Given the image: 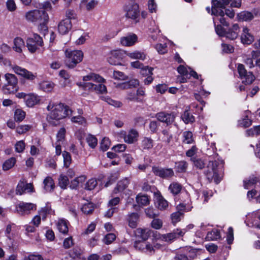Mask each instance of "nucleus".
Instances as JSON below:
<instances>
[{"mask_svg": "<svg viewBox=\"0 0 260 260\" xmlns=\"http://www.w3.org/2000/svg\"><path fill=\"white\" fill-rule=\"evenodd\" d=\"M47 109L49 111L47 119L53 125H56L60 120L70 115L72 112L68 106L61 103L54 102H50Z\"/></svg>", "mask_w": 260, "mask_h": 260, "instance_id": "f257e3e1", "label": "nucleus"}, {"mask_svg": "<svg viewBox=\"0 0 260 260\" xmlns=\"http://www.w3.org/2000/svg\"><path fill=\"white\" fill-rule=\"evenodd\" d=\"M35 3L36 8L39 9L34 10V22H38L39 25L38 29L44 35H45L46 32L48 31V28L46 24L49 20L48 14L45 11L51 10L52 6L49 2H44L43 4Z\"/></svg>", "mask_w": 260, "mask_h": 260, "instance_id": "f03ea898", "label": "nucleus"}, {"mask_svg": "<svg viewBox=\"0 0 260 260\" xmlns=\"http://www.w3.org/2000/svg\"><path fill=\"white\" fill-rule=\"evenodd\" d=\"M231 0H212V8L211 14L215 16L220 23L225 26H228V24L226 22L224 15L226 14L227 16L231 18H233L235 16V13L233 10L225 9V11L223 9H225V6L228 5Z\"/></svg>", "mask_w": 260, "mask_h": 260, "instance_id": "7ed1b4c3", "label": "nucleus"}, {"mask_svg": "<svg viewBox=\"0 0 260 260\" xmlns=\"http://www.w3.org/2000/svg\"><path fill=\"white\" fill-rule=\"evenodd\" d=\"M5 235L6 246L9 248H16L18 245L20 239L19 230L16 226L14 224L8 225L5 231Z\"/></svg>", "mask_w": 260, "mask_h": 260, "instance_id": "20e7f679", "label": "nucleus"}, {"mask_svg": "<svg viewBox=\"0 0 260 260\" xmlns=\"http://www.w3.org/2000/svg\"><path fill=\"white\" fill-rule=\"evenodd\" d=\"M221 168L222 166L219 165L218 161H209L205 174L210 182L214 181L217 184L220 181L221 178L220 172L221 171Z\"/></svg>", "mask_w": 260, "mask_h": 260, "instance_id": "39448f33", "label": "nucleus"}, {"mask_svg": "<svg viewBox=\"0 0 260 260\" xmlns=\"http://www.w3.org/2000/svg\"><path fill=\"white\" fill-rule=\"evenodd\" d=\"M89 81L103 83L105 82V79L99 74L91 73L83 76V82L78 83L77 85L85 90L90 92L94 91L96 85Z\"/></svg>", "mask_w": 260, "mask_h": 260, "instance_id": "423d86ee", "label": "nucleus"}, {"mask_svg": "<svg viewBox=\"0 0 260 260\" xmlns=\"http://www.w3.org/2000/svg\"><path fill=\"white\" fill-rule=\"evenodd\" d=\"M66 63L69 68H74L83 59V53L81 50L68 49L65 52Z\"/></svg>", "mask_w": 260, "mask_h": 260, "instance_id": "0eeeda50", "label": "nucleus"}, {"mask_svg": "<svg viewBox=\"0 0 260 260\" xmlns=\"http://www.w3.org/2000/svg\"><path fill=\"white\" fill-rule=\"evenodd\" d=\"M237 70L243 83L249 84L254 80V76L251 72H248L243 64H238Z\"/></svg>", "mask_w": 260, "mask_h": 260, "instance_id": "6e6552de", "label": "nucleus"}, {"mask_svg": "<svg viewBox=\"0 0 260 260\" xmlns=\"http://www.w3.org/2000/svg\"><path fill=\"white\" fill-rule=\"evenodd\" d=\"M176 114L175 112H160L156 114L155 118L160 122L167 125L171 124L175 120Z\"/></svg>", "mask_w": 260, "mask_h": 260, "instance_id": "1a4fd4ad", "label": "nucleus"}, {"mask_svg": "<svg viewBox=\"0 0 260 260\" xmlns=\"http://www.w3.org/2000/svg\"><path fill=\"white\" fill-rule=\"evenodd\" d=\"M152 172L157 176L164 179H168L174 176V173L172 169L162 168L159 167H153Z\"/></svg>", "mask_w": 260, "mask_h": 260, "instance_id": "9d476101", "label": "nucleus"}, {"mask_svg": "<svg viewBox=\"0 0 260 260\" xmlns=\"http://www.w3.org/2000/svg\"><path fill=\"white\" fill-rule=\"evenodd\" d=\"M32 191V185L23 179L20 180L16 187V193L17 195H22L23 193L30 192Z\"/></svg>", "mask_w": 260, "mask_h": 260, "instance_id": "9b49d317", "label": "nucleus"}, {"mask_svg": "<svg viewBox=\"0 0 260 260\" xmlns=\"http://www.w3.org/2000/svg\"><path fill=\"white\" fill-rule=\"evenodd\" d=\"M122 54L120 50H113L111 51L107 57L108 62L112 65H119L121 64Z\"/></svg>", "mask_w": 260, "mask_h": 260, "instance_id": "f8f14e48", "label": "nucleus"}, {"mask_svg": "<svg viewBox=\"0 0 260 260\" xmlns=\"http://www.w3.org/2000/svg\"><path fill=\"white\" fill-rule=\"evenodd\" d=\"M125 16L128 18L136 19L139 15V7L137 4L128 5L125 7Z\"/></svg>", "mask_w": 260, "mask_h": 260, "instance_id": "ddd939ff", "label": "nucleus"}, {"mask_svg": "<svg viewBox=\"0 0 260 260\" xmlns=\"http://www.w3.org/2000/svg\"><path fill=\"white\" fill-rule=\"evenodd\" d=\"M138 42V37L134 34H131L120 39V43L124 46H132Z\"/></svg>", "mask_w": 260, "mask_h": 260, "instance_id": "4468645a", "label": "nucleus"}, {"mask_svg": "<svg viewBox=\"0 0 260 260\" xmlns=\"http://www.w3.org/2000/svg\"><path fill=\"white\" fill-rule=\"evenodd\" d=\"M72 26L71 20L69 19L62 20L58 23V32L62 35L66 34L71 30Z\"/></svg>", "mask_w": 260, "mask_h": 260, "instance_id": "2eb2a0df", "label": "nucleus"}, {"mask_svg": "<svg viewBox=\"0 0 260 260\" xmlns=\"http://www.w3.org/2000/svg\"><path fill=\"white\" fill-rule=\"evenodd\" d=\"M9 65L11 67L12 71L16 74L23 77L26 79H30L32 76L30 72L27 71L24 68L19 67L17 65H12L9 62Z\"/></svg>", "mask_w": 260, "mask_h": 260, "instance_id": "dca6fc26", "label": "nucleus"}, {"mask_svg": "<svg viewBox=\"0 0 260 260\" xmlns=\"http://www.w3.org/2000/svg\"><path fill=\"white\" fill-rule=\"evenodd\" d=\"M152 233V231L149 229L138 228L135 231L136 237L142 241H146Z\"/></svg>", "mask_w": 260, "mask_h": 260, "instance_id": "f3484780", "label": "nucleus"}, {"mask_svg": "<svg viewBox=\"0 0 260 260\" xmlns=\"http://www.w3.org/2000/svg\"><path fill=\"white\" fill-rule=\"evenodd\" d=\"M254 36L250 32V30L245 27L243 28L241 36V42L243 44L249 45L254 41Z\"/></svg>", "mask_w": 260, "mask_h": 260, "instance_id": "a211bd4d", "label": "nucleus"}, {"mask_svg": "<svg viewBox=\"0 0 260 260\" xmlns=\"http://www.w3.org/2000/svg\"><path fill=\"white\" fill-rule=\"evenodd\" d=\"M185 232L181 231L180 229H176L172 233L164 234L162 238L164 239V242H170L179 237L183 236Z\"/></svg>", "mask_w": 260, "mask_h": 260, "instance_id": "6ab92c4d", "label": "nucleus"}, {"mask_svg": "<svg viewBox=\"0 0 260 260\" xmlns=\"http://www.w3.org/2000/svg\"><path fill=\"white\" fill-rule=\"evenodd\" d=\"M139 133L138 131L134 129H131L127 134L124 136V140L125 142L128 144H132L138 140Z\"/></svg>", "mask_w": 260, "mask_h": 260, "instance_id": "aec40b11", "label": "nucleus"}, {"mask_svg": "<svg viewBox=\"0 0 260 260\" xmlns=\"http://www.w3.org/2000/svg\"><path fill=\"white\" fill-rule=\"evenodd\" d=\"M32 209V205L31 203H20L16 206L17 211L20 214L23 215L30 212Z\"/></svg>", "mask_w": 260, "mask_h": 260, "instance_id": "412c9836", "label": "nucleus"}, {"mask_svg": "<svg viewBox=\"0 0 260 260\" xmlns=\"http://www.w3.org/2000/svg\"><path fill=\"white\" fill-rule=\"evenodd\" d=\"M69 222L64 219H59L56 223L57 228L58 231L63 234L67 235L69 231Z\"/></svg>", "mask_w": 260, "mask_h": 260, "instance_id": "4be33fe9", "label": "nucleus"}, {"mask_svg": "<svg viewBox=\"0 0 260 260\" xmlns=\"http://www.w3.org/2000/svg\"><path fill=\"white\" fill-rule=\"evenodd\" d=\"M239 29V27L238 24H234L231 28L226 31L224 36L230 39L234 40L238 36Z\"/></svg>", "mask_w": 260, "mask_h": 260, "instance_id": "5701e85b", "label": "nucleus"}, {"mask_svg": "<svg viewBox=\"0 0 260 260\" xmlns=\"http://www.w3.org/2000/svg\"><path fill=\"white\" fill-rule=\"evenodd\" d=\"M137 203L139 206L148 205L150 203V198L147 195L139 193L136 198Z\"/></svg>", "mask_w": 260, "mask_h": 260, "instance_id": "b1692460", "label": "nucleus"}, {"mask_svg": "<svg viewBox=\"0 0 260 260\" xmlns=\"http://www.w3.org/2000/svg\"><path fill=\"white\" fill-rule=\"evenodd\" d=\"M139 216L138 213H132L127 215V220L128 225L132 228H135L137 226Z\"/></svg>", "mask_w": 260, "mask_h": 260, "instance_id": "393cba45", "label": "nucleus"}, {"mask_svg": "<svg viewBox=\"0 0 260 260\" xmlns=\"http://www.w3.org/2000/svg\"><path fill=\"white\" fill-rule=\"evenodd\" d=\"M18 98H23L26 105L28 107H32V97L31 94H26L24 92H19L16 94Z\"/></svg>", "mask_w": 260, "mask_h": 260, "instance_id": "a878e982", "label": "nucleus"}, {"mask_svg": "<svg viewBox=\"0 0 260 260\" xmlns=\"http://www.w3.org/2000/svg\"><path fill=\"white\" fill-rule=\"evenodd\" d=\"M221 238L220 232L218 230L214 229L208 232L206 239L208 241L217 240Z\"/></svg>", "mask_w": 260, "mask_h": 260, "instance_id": "bb28decb", "label": "nucleus"}, {"mask_svg": "<svg viewBox=\"0 0 260 260\" xmlns=\"http://www.w3.org/2000/svg\"><path fill=\"white\" fill-rule=\"evenodd\" d=\"M125 54L129 58L133 59L144 60L146 58V55L144 53L139 51H135L133 52H125Z\"/></svg>", "mask_w": 260, "mask_h": 260, "instance_id": "cd10ccee", "label": "nucleus"}, {"mask_svg": "<svg viewBox=\"0 0 260 260\" xmlns=\"http://www.w3.org/2000/svg\"><path fill=\"white\" fill-rule=\"evenodd\" d=\"M182 186L179 183L173 182L170 184L168 189L173 195H177L180 192Z\"/></svg>", "mask_w": 260, "mask_h": 260, "instance_id": "c85d7f7f", "label": "nucleus"}, {"mask_svg": "<svg viewBox=\"0 0 260 260\" xmlns=\"http://www.w3.org/2000/svg\"><path fill=\"white\" fill-rule=\"evenodd\" d=\"M251 216L254 220H251V226L259 228L260 229V209L253 212L251 214Z\"/></svg>", "mask_w": 260, "mask_h": 260, "instance_id": "c756f323", "label": "nucleus"}, {"mask_svg": "<svg viewBox=\"0 0 260 260\" xmlns=\"http://www.w3.org/2000/svg\"><path fill=\"white\" fill-rule=\"evenodd\" d=\"M128 184L129 182L127 179L120 180L118 182L116 187L113 190V192L114 193H117L118 192L122 191L127 187Z\"/></svg>", "mask_w": 260, "mask_h": 260, "instance_id": "7c9ffc66", "label": "nucleus"}, {"mask_svg": "<svg viewBox=\"0 0 260 260\" xmlns=\"http://www.w3.org/2000/svg\"><path fill=\"white\" fill-rule=\"evenodd\" d=\"M18 90V86L16 85L6 84L2 87V91L6 94L14 93Z\"/></svg>", "mask_w": 260, "mask_h": 260, "instance_id": "2f4dec72", "label": "nucleus"}, {"mask_svg": "<svg viewBox=\"0 0 260 260\" xmlns=\"http://www.w3.org/2000/svg\"><path fill=\"white\" fill-rule=\"evenodd\" d=\"M44 188L47 191L53 190L55 187V184L53 179L47 177L44 180Z\"/></svg>", "mask_w": 260, "mask_h": 260, "instance_id": "473e14b6", "label": "nucleus"}, {"mask_svg": "<svg viewBox=\"0 0 260 260\" xmlns=\"http://www.w3.org/2000/svg\"><path fill=\"white\" fill-rule=\"evenodd\" d=\"M16 163V158L12 157L5 161L3 164L2 169L5 171H8L12 169L15 165Z\"/></svg>", "mask_w": 260, "mask_h": 260, "instance_id": "72a5a7b5", "label": "nucleus"}, {"mask_svg": "<svg viewBox=\"0 0 260 260\" xmlns=\"http://www.w3.org/2000/svg\"><path fill=\"white\" fill-rule=\"evenodd\" d=\"M156 206L158 209L164 210L168 208V203L161 195H159L156 198Z\"/></svg>", "mask_w": 260, "mask_h": 260, "instance_id": "f704fd0d", "label": "nucleus"}, {"mask_svg": "<svg viewBox=\"0 0 260 260\" xmlns=\"http://www.w3.org/2000/svg\"><path fill=\"white\" fill-rule=\"evenodd\" d=\"M258 184L260 185V179L257 177H250L248 180L244 181V187L249 189L254 184Z\"/></svg>", "mask_w": 260, "mask_h": 260, "instance_id": "c9c22d12", "label": "nucleus"}, {"mask_svg": "<svg viewBox=\"0 0 260 260\" xmlns=\"http://www.w3.org/2000/svg\"><path fill=\"white\" fill-rule=\"evenodd\" d=\"M39 88L45 92L51 91L54 87V84L49 81H43L39 84Z\"/></svg>", "mask_w": 260, "mask_h": 260, "instance_id": "e433bc0d", "label": "nucleus"}, {"mask_svg": "<svg viewBox=\"0 0 260 260\" xmlns=\"http://www.w3.org/2000/svg\"><path fill=\"white\" fill-rule=\"evenodd\" d=\"M239 20L241 21H250L254 18L253 14L248 11H243L238 14Z\"/></svg>", "mask_w": 260, "mask_h": 260, "instance_id": "4c0bfd02", "label": "nucleus"}, {"mask_svg": "<svg viewBox=\"0 0 260 260\" xmlns=\"http://www.w3.org/2000/svg\"><path fill=\"white\" fill-rule=\"evenodd\" d=\"M181 118L183 121L186 124L192 123L195 120L194 116L189 112V109L184 111L183 114L181 116Z\"/></svg>", "mask_w": 260, "mask_h": 260, "instance_id": "58836bf2", "label": "nucleus"}, {"mask_svg": "<svg viewBox=\"0 0 260 260\" xmlns=\"http://www.w3.org/2000/svg\"><path fill=\"white\" fill-rule=\"evenodd\" d=\"M14 46L13 49L17 52L22 51V48L24 46V42L20 38H16L14 41Z\"/></svg>", "mask_w": 260, "mask_h": 260, "instance_id": "ea45409f", "label": "nucleus"}, {"mask_svg": "<svg viewBox=\"0 0 260 260\" xmlns=\"http://www.w3.org/2000/svg\"><path fill=\"white\" fill-rule=\"evenodd\" d=\"M6 84L18 85V79L17 77L13 74L7 73L5 75Z\"/></svg>", "mask_w": 260, "mask_h": 260, "instance_id": "a19ab883", "label": "nucleus"}, {"mask_svg": "<svg viewBox=\"0 0 260 260\" xmlns=\"http://www.w3.org/2000/svg\"><path fill=\"white\" fill-rule=\"evenodd\" d=\"M191 160L193 162L194 166L198 169H202L205 166V162L202 158L192 157L191 158Z\"/></svg>", "mask_w": 260, "mask_h": 260, "instance_id": "79ce46f5", "label": "nucleus"}, {"mask_svg": "<svg viewBox=\"0 0 260 260\" xmlns=\"http://www.w3.org/2000/svg\"><path fill=\"white\" fill-rule=\"evenodd\" d=\"M101 99L103 101L106 102L109 105H112L115 107L119 108L122 106V103L120 102L113 100L109 96H103L101 97Z\"/></svg>", "mask_w": 260, "mask_h": 260, "instance_id": "37998d69", "label": "nucleus"}, {"mask_svg": "<svg viewBox=\"0 0 260 260\" xmlns=\"http://www.w3.org/2000/svg\"><path fill=\"white\" fill-rule=\"evenodd\" d=\"M153 146V140L150 138H144L142 141L141 147L143 149H150Z\"/></svg>", "mask_w": 260, "mask_h": 260, "instance_id": "c03bdc74", "label": "nucleus"}, {"mask_svg": "<svg viewBox=\"0 0 260 260\" xmlns=\"http://www.w3.org/2000/svg\"><path fill=\"white\" fill-rule=\"evenodd\" d=\"M25 117V112L21 109H17L14 113V118L16 121H22Z\"/></svg>", "mask_w": 260, "mask_h": 260, "instance_id": "a18cd8bd", "label": "nucleus"}, {"mask_svg": "<svg viewBox=\"0 0 260 260\" xmlns=\"http://www.w3.org/2000/svg\"><path fill=\"white\" fill-rule=\"evenodd\" d=\"M58 183L60 187L62 189L66 188L69 184V181L68 177L64 175L61 174L58 179Z\"/></svg>", "mask_w": 260, "mask_h": 260, "instance_id": "49530a36", "label": "nucleus"}, {"mask_svg": "<svg viewBox=\"0 0 260 260\" xmlns=\"http://www.w3.org/2000/svg\"><path fill=\"white\" fill-rule=\"evenodd\" d=\"M94 209L93 204L91 203L87 202L83 205L81 207V211L83 213L86 214L92 213Z\"/></svg>", "mask_w": 260, "mask_h": 260, "instance_id": "de8ad7c7", "label": "nucleus"}, {"mask_svg": "<svg viewBox=\"0 0 260 260\" xmlns=\"http://www.w3.org/2000/svg\"><path fill=\"white\" fill-rule=\"evenodd\" d=\"M86 180V177L84 176H81L77 177L71 181V187L72 188H75L79 185L80 183H82Z\"/></svg>", "mask_w": 260, "mask_h": 260, "instance_id": "09e8293b", "label": "nucleus"}, {"mask_svg": "<svg viewBox=\"0 0 260 260\" xmlns=\"http://www.w3.org/2000/svg\"><path fill=\"white\" fill-rule=\"evenodd\" d=\"M125 99L127 101H134L140 102V98L136 95V93L133 91H128L127 92Z\"/></svg>", "mask_w": 260, "mask_h": 260, "instance_id": "8fccbe9b", "label": "nucleus"}, {"mask_svg": "<svg viewBox=\"0 0 260 260\" xmlns=\"http://www.w3.org/2000/svg\"><path fill=\"white\" fill-rule=\"evenodd\" d=\"M74 245V242L72 236L66 238L62 243L63 247L68 249L71 248Z\"/></svg>", "mask_w": 260, "mask_h": 260, "instance_id": "3c124183", "label": "nucleus"}, {"mask_svg": "<svg viewBox=\"0 0 260 260\" xmlns=\"http://www.w3.org/2000/svg\"><path fill=\"white\" fill-rule=\"evenodd\" d=\"M62 156L63 158L64 167L68 168L69 167L72 162L71 156L69 152L67 151H63L62 152Z\"/></svg>", "mask_w": 260, "mask_h": 260, "instance_id": "603ef678", "label": "nucleus"}, {"mask_svg": "<svg viewBox=\"0 0 260 260\" xmlns=\"http://www.w3.org/2000/svg\"><path fill=\"white\" fill-rule=\"evenodd\" d=\"M188 167L187 163L184 160L180 161L176 163V168L178 172H184Z\"/></svg>", "mask_w": 260, "mask_h": 260, "instance_id": "864d4df0", "label": "nucleus"}, {"mask_svg": "<svg viewBox=\"0 0 260 260\" xmlns=\"http://www.w3.org/2000/svg\"><path fill=\"white\" fill-rule=\"evenodd\" d=\"M183 142L186 144H191L193 142L192 134L191 132L185 131L183 133Z\"/></svg>", "mask_w": 260, "mask_h": 260, "instance_id": "5fc2aeb1", "label": "nucleus"}, {"mask_svg": "<svg viewBox=\"0 0 260 260\" xmlns=\"http://www.w3.org/2000/svg\"><path fill=\"white\" fill-rule=\"evenodd\" d=\"M86 141L89 145L92 148H95L98 144L97 139L93 135H88L86 138Z\"/></svg>", "mask_w": 260, "mask_h": 260, "instance_id": "6e6d98bb", "label": "nucleus"}, {"mask_svg": "<svg viewBox=\"0 0 260 260\" xmlns=\"http://www.w3.org/2000/svg\"><path fill=\"white\" fill-rule=\"evenodd\" d=\"M54 213L51 209V206L49 203H47L45 207L42 208L40 211V214L43 216V218H45V215L47 214H52Z\"/></svg>", "mask_w": 260, "mask_h": 260, "instance_id": "4d7b16f0", "label": "nucleus"}, {"mask_svg": "<svg viewBox=\"0 0 260 260\" xmlns=\"http://www.w3.org/2000/svg\"><path fill=\"white\" fill-rule=\"evenodd\" d=\"M71 121L79 125H85L86 123V119L81 115L75 116L72 117Z\"/></svg>", "mask_w": 260, "mask_h": 260, "instance_id": "13d9d810", "label": "nucleus"}, {"mask_svg": "<svg viewBox=\"0 0 260 260\" xmlns=\"http://www.w3.org/2000/svg\"><path fill=\"white\" fill-rule=\"evenodd\" d=\"M116 237V236L114 234L109 233L105 235L103 241L105 244L108 245L112 243L115 240Z\"/></svg>", "mask_w": 260, "mask_h": 260, "instance_id": "bf43d9fd", "label": "nucleus"}, {"mask_svg": "<svg viewBox=\"0 0 260 260\" xmlns=\"http://www.w3.org/2000/svg\"><path fill=\"white\" fill-rule=\"evenodd\" d=\"M66 129L64 128H61L58 132L56 138L57 141L56 143L62 144L64 138Z\"/></svg>", "mask_w": 260, "mask_h": 260, "instance_id": "052dcab7", "label": "nucleus"}, {"mask_svg": "<svg viewBox=\"0 0 260 260\" xmlns=\"http://www.w3.org/2000/svg\"><path fill=\"white\" fill-rule=\"evenodd\" d=\"M253 46L254 47V48L256 49V50H253L252 51V57H256L257 56H260V39L255 42Z\"/></svg>", "mask_w": 260, "mask_h": 260, "instance_id": "680f3d73", "label": "nucleus"}, {"mask_svg": "<svg viewBox=\"0 0 260 260\" xmlns=\"http://www.w3.org/2000/svg\"><path fill=\"white\" fill-rule=\"evenodd\" d=\"M101 148L103 151H106L111 145V142L109 138L105 137L100 144Z\"/></svg>", "mask_w": 260, "mask_h": 260, "instance_id": "e2e57ef3", "label": "nucleus"}, {"mask_svg": "<svg viewBox=\"0 0 260 260\" xmlns=\"http://www.w3.org/2000/svg\"><path fill=\"white\" fill-rule=\"evenodd\" d=\"M163 135L162 140L167 144H169L172 139V135L168 130L165 129L162 132Z\"/></svg>", "mask_w": 260, "mask_h": 260, "instance_id": "0e129e2a", "label": "nucleus"}, {"mask_svg": "<svg viewBox=\"0 0 260 260\" xmlns=\"http://www.w3.org/2000/svg\"><path fill=\"white\" fill-rule=\"evenodd\" d=\"M113 78L116 80H125L127 79V76L123 73L120 71H114Z\"/></svg>", "mask_w": 260, "mask_h": 260, "instance_id": "69168bd1", "label": "nucleus"}, {"mask_svg": "<svg viewBox=\"0 0 260 260\" xmlns=\"http://www.w3.org/2000/svg\"><path fill=\"white\" fill-rule=\"evenodd\" d=\"M151 226L156 229L159 230L162 226V221L158 218H154L151 222Z\"/></svg>", "mask_w": 260, "mask_h": 260, "instance_id": "338daca9", "label": "nucleus"}, {"mask_svg": "<svg viewBox=\"0 0 260 260\" xmlns=\"http://www.w3.org/2000/svg\"><path fill=\"white\" fill-rule=\"evenodd\" d=\"M6 7L10 12H14L17 9L16 4L14 0H8L6 2Z\"/></svg>", "mask_w": 260, "mask_h": 260, "instance_id": "774afa93", "label": "nucleus"}]
</instances>
